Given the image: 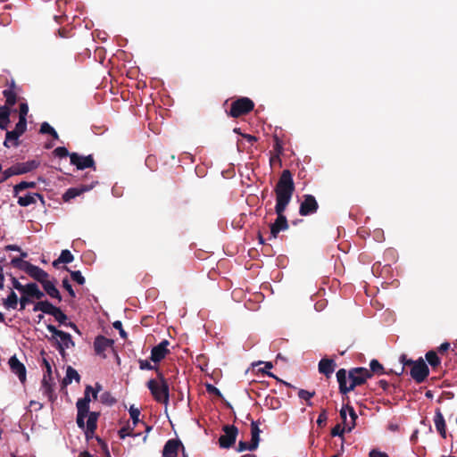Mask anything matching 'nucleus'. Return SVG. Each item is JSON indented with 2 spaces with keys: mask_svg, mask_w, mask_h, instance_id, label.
I'll list each match as a JSON object with an SVG mask.
<instances>
[{
  "mask_svg": "<svg viewBox=\"0 0 457 457\" xmlns=\"http://www.w3.org/2000/svg\"><path fill=\"white\" fill-rule=\"evenodd\" d=\"M27 129V120L19 119V121L16 123L14 131L20 135V137L26 131Z\"/></svg>",
  "mask_w": 457,
  "mask_h": 457,
  "instance_id": "43",
  "label": "nucleus"
},
{
  "mask_svg": "<svg viewBox=\"0 0 457 457\" xmlns=\"http://www.w3.org/2000/svg\"><path fill=\"white\" fill-rule=\"evenodd\" d=\"M29 112V106L27 103H21L19 106V119L27 120L26 117Z\"/></svg>",
  "mask_w": 457,
  "mask_h": 457,
  "instance_id": "48",
  "label": "nucleus"
},
{
  "mask_svg": "<svg viewBox=\"0 0 457 457\" xmlns=\"http://www.w3.org/2000/svg\"><path fill=\"white\" fill-rule=\"evenodd\" d=\"M70 161L72 165H75L78 170H85L87 168H93L96 170V164L93 156L79 155L77 153H71L70 154Z\"/></svg>",
  "mask_w": 457,
  "mask_h": 457,
  "instance_id": "12",
  "label": "nucleus"
},
{
  "mask_svg": "<svg viewBox=\"0 0 457 457\" xmlns=\"http://www.w3.org/2000/svg\"><path fill=\"white\" fill-rule=\"evenodd\" d=\"M57 307L53 305L49 301H38L34 304V312H42L43 313L52 315Z\"/></svg>",
  "mask_w": 457,
  "mask_h": 457,
  "instance_id": "23",
  "label": "nucleus"
},
{
  "mask_svg": "<svg viewBox=\"0 0 457 457\" xmlns=\"http://www.w3.org/2000/svg\"><path fill=\"white\" fill-rule=\"evenodd\" d=\"M35 187H36V182L21 181L13 187V195L18 196V194L21 191L25 190L27 188H35Z\"/></svg>",
  "mask_w": 457,
  "mask_h": 457,
  "instance_id": "33",
  "label": "nucleus"
},
{
  "mask_svg": "<svg viewBox=\"0 0 457 457\" xmlns=\"http://www.w3.org/2000/svg\"><path fill=\"white\" fill-rule=\"evenodd\" d=\"M434 423L437 432L443 438H446V425L445 418L440 411V409H436V414L434 417Z\"/></svg>",
  "mask_w": 457,
  "mask_h": 457,
  "instance_id": "21",
  "label": "nucleus"
},
{
  "mask_svg": "<svg viewBox=\"0 0 457 457\" xmlns=\"http://www.w3.org/2000/svg\"><path fill=\"white\" fill-rule=\"evenodd\" d=\"M337 363L333 359L323 358L319 362V372L323 374L326 378H330L334 373Z\"/></svg>",
  "mask_w": 457,
  "mask_h": 457,
  "instance_id": "19",
  "label": "nucleus"
},
{
  "mask_svg": "<svg viewBox=\"0 0 457 457\" xmlns=\"http://www.w3.org/2000/svg\"><path fill=\"white\" fill-rule=\"evenodd\" d=\"M129 415L132 420L133 427L135 428L139 422V416H140V411L137 408H135L134 406H131L129 408Z\"/></svg>",
  "mask_w": 457,
  "mask_h": 457,
  "instance_id": "40",
  "label": "nucleus"
},
{
  "mask_svg": "<svg viewBox=\"0 0 457 457\" xmlns=\"http://www.w3.org/2000/svg\"><path fill=\"white\" fill-rule=\"evenodd\" d=\"M346 409L350 416V421L349 426L347 428V431L350 432L352 429H353L356 426V420L358 418L353 407L350 404H346Z\"/></svg>",
  "mask_w": 457,
  "mask_h": 457,
  "instance_id": "34",
  "label": "nucleus"
},
{
  "mask_svg": "<svg viewBox=\"0 0 457 457\" xmlns=\"http://www.w3.org/2000/svg\"><path fill=\"white\" fill-rule=\"evenodd\" d=\"M425 357L433 370L436 369L441 364V360L435 351H428Z\"/></svg>",
  "mask_w": 457,
  "mask_h": 457,
  "instance_id": "31",
  "label": "nucleus"
},
{
  "mask_svg": "<svg viewBox=\"0 0 457 457\" xmlns=\"http://www.w3.org/2000/svg\"><path fill=\"white\" fill-rule=\"evenodd\" d=\"M315 395V391L310 392L304 389H299L298 396L300 399L305 400L308 406H312V403L310 401Z\"/></svg>",
  "mask_w": 457,
  "mask_h": 457,
  "instance_id": "36",
  "label": "nucleus"
},
{
  "mask_svg": "<svg viewBox=\"0 0 457 457\" xmlns=\"http://www.w3.org/2000/svg\"><path fill=\"white\" fill-rule=\"evenodd\" d=\"M319 208L318 202L312 195H304L303 200L300 204L299 213L302 216H308L317 212Z\"/></svg>",
  "mask_w": 457,
  "mask_h": 457,
  "instance_id": "13",
  "label": "nucleus"
},
{
  "mask_svg": "<svg viewBox=\"0 0 457 457\" xmlns=\"http://www.w3.org/2000/svg\"><path fill=\"white\" fill-rule=\"evenodd\" d=\"M37 199L44 203V197L41 194L29 193L25 196H18V204L26 207L36 204Z\"/></svg>",
  "mask_w": 457,
  "mask_h": 457,
  "instance_id": "20",
  "label": "nucleus"
},
{
  "mask_svg": "<svg viewBox=\"0 0 457 457\" xmlns=\"http://www.w3.org/2000/svg\"><path fill=\"white\" fill-rule=\"evenodd\" d=\"M378 385L383 389V391H386L389 387V383L385 379L379 380Z\"/></svg>",
  "mask_w": 457,
  "mask_h": 457,
  "instance_id": "64",
  "label": "nucleus"
},
{
  "mask_svg": "<svg viewBox=\"0 0 457 457\" xmlns=\"http://www.w3.org/2000/svg\"><path fill=\"white\" fill-rule=\"evenodd\" d=\"M93 387L87 386L84 392V397L77 401V419L76 422L79 428L85 432V437L88 441L94 437L97 428V420L100 413L97 411H89L90 394Z\"/></svg>",
  "mask_w": 457,
  "mask_h": 457,
  "instance_id": "1",
  "label": "nucleus"
},
{
  "mask_svg": "<svg viewBox=\"0 0 457 457\" xmlns=\"http://www.w3.org/2000/svg\"><path fill=\"white\" fill-rule=\"evenodd\" d=\"M54 386L55 383L52 376V368L48 367V369L46 370L41 381V390L43 395H46L52 403L54 402L57 397L54 394Z\"/></svg>",
  "mask_w": 457,
  "mask_h": 457,
  "instance_id": "9",
  "label": "nucleus"
},
{
  "mask_svg": "<svg viewBox=\"0 0 457 457\" xmlns=\"http://www.w3.org/2000/svg\"><path fill=\"white\" fill-rule=\"evenodd\" d=\"M20 135L14 130L7 131L5 134V140L4 142V145L5 147H10L9 142H12L13 146H18Z\"/></svg>",
  "mask_w": 457,
  "mask_h": 457,
  "instance_id": "30",
  "label": "nucleus"
},
{
  "mask_svg": "<svg viewBox=\"0 0 457 457\" xmlns=\"http://www.w3.org/2000/svg\"><path fill=\"white\" fill-rule=\"evenodd\" d=\"M114 344L112 339H109L104 336H97L94 341V349L97 355L106 358L105 351L112 348Z\"/></svg>",
  "mask_w": 457,
  "mask_h": 457,
  "instance_id": "15",
  "label": "nucleus"
},
{
  "mask_svg": "<svg viewBox=\"0 0 457 457\" xmlns=\"http://www.w3.org/2000/svg\"><path fill=\"white\" fill-rule=\"evenodd\" d=\"M179 451L182 452V457H187L185 453V446L179 439H170L164 445L162 450L163 457H177Z\"/></svg>",
  "mask_w": 457,
  "mask_h": 457,
  "instance_id": "11",
  "label": "nucleus"
},
{
  "mask_svg": "<svg viewBox=\"0 0 457 457\" xmlns=\"http://www.w3.org/2000/svg\"><path fill=\"white\" fill-rule=\"evenodd\" d=\"M8 364L11 371L18 376L21 383H24L26 381V368L24 364L19 361L16 355L9 359Z\"/></svg>",
  "mask_w": 457,
  "mask_h": 457,
  "instance_id": "16",
  "label": "nucleus"
},
{
  "mask_svg": "<svg viewBox=\"0 0 457 457\" xmlns=\"http://www.w3.org/2000/svg\"><path fill=\"white\" fill-rule=\"evenodd\" d=\"M11 264L13 267L18 268L20 270H24L26 272L27 271V265L30 264V263L26 262V261H23L21 258L14 257V258L12 259Z\"/></svg>",
  "mask_w": 457,
  "mask_h": 457,
  "instance_id": "39",
  "label": "nucleus"
},
{
  "mask_svg": "<svg viewBox=\"0 0 457 457\" xmlns=\"http://www.w3.org/2000/svg\"><path fill=\"white\" fill-rule=\"evenodd\" d=\"M449 348H450V344L448 342H445V343L441 344L440 346L438 347V353H444L446 351H448Z\"/></svg>",
  "mask_w": 457,
  "mask_h": 457,
  "instance_id": "63",
  "label": "nucleus"
},
{
  "mask_svg": "<svg viewBox=\"0 0 457 457\" xmlns=\"http://www.w3.org/2000/svg\"><path fill=\"white\" fill-rule=\"evenodd\" d=\"M112 326H113L114 328L119 330L120 337H122L123 339H127L128 334L123 329L121 321L116 320V321L113 322Z\"/></svg>",
  "mask_w": 457,
  "mask_h": 457,
  "instance_id": "52",
  "label": "nucleus"
},
{
  "mask_svg": "<svg viewBox=\"0 0 457 457\" xmlns=\"http://www.w3.org/2000/svg\"><path fill=\"white\" fill-rule=\"evenodd\" d=\"M370 378V371L363 367L352 368L348 372L345 369H340L337 372L339 392L342 395H346L354 390L356 386L365 384Z\"/></svg>",
  "mask_w": 457,
  "mask_h": 457,
  "instance_id": "2",
  "label": "nucleus"
},
{
  "mask_svg": "<svg viewBox=\"0 0 457 457\" xmlns=\"http://www.w3.org/2000/svg\"><path fill=\"white\" fill-rule=\"evenodd\" d=\"M47 330L52 333V337L56 340V348L59 351L62 357H65V349L74 346V342L71 336L62 330L57 329L54 325L48 324L46 326Z\"/></svg>",
  "mask_w": 457,
  "mask_h": 457,
  "instance_id": "6",
  "label": "nucleus"
},
{
  "mask_svg": "<svg viewBox=\"0 0 457 457\" xmlns=\"http://www.w3.org/2000/svg\"><path fill=\"white\" fill-rule=\"evenodd\" d=\"M92 188L91 187L81 186L80 187H71L69 188L62 195V199L64 202H69L70 200L75 198L76 196L81 195L82 193L88 191Z\"/></svg>",
  "mask_w": 457,
  "mask_h": 457,
  "instance_id": "22",
  "label": "nucleus"
},
{
  "mask_svg": "<svg viewBox=\"0 0 457 457\" xmlns=\"http://www.w3.org/2000/svg\"><path fill=\"white\" fill-rule=\"evenodd\" d=\"M24 293L37 300H40L45 296V294L39 289L36 283L27 284Z\"/></svg>",
  "mask_w": 457,
  "mask_h": 457,
  "instance_id": "25",
  "label": "nucleus"
},
{
  "mask_svg": "<svg viewBox=\"0 0 457 457\" xmlns=\"http://www.w3.org/2000/svg\"><path fill=\"white\" fill-rule=\"evenodd\" d=\"M224 435L219 438V445L220 448L228 449L232 447L237 440L238 435V428L234 425H225L222 428Z\"/></svg>",
  "mask_w": 457,
  "mask_h": 457,
  "instance_id": "8",
  "label": "nucleus"
},
{
  "mask_svg": "<svg viewBox=\"0 0 457 457\" xmlns=\"http://www.w3.org/2000/svg\"><path fill=\"white\" fill-rule=\"evenodd\" d=\"M400 362L403 364V366H412L415 362V361L407 359L405 354H402L400 356Z\"/></svg>",
  "mask_w": 457,
  "mask_h": 457,
  "instance_id": "60",
  "label": "nucleus"
},
{
  "mask_svg": "<svg viewBox=\"0 0 457 457\" xmlns=\"http://www.w3.org/2000/svg\"><path fill=\"white\" fill-rule=\"evenodd\" d=\"M286 207L275 206V212L278 215L275 221L270 225V238H277L280 231L287 230L288 228V222L287 217L284 215Z\"/></svg>",
  "mask_w": 457,
  "mask_h": 457,
  "instance_id": "7",
  "label": "nucleus"
},
{
  "mask_svg": "<svg viewBox=\"0 0 457 457\" xmlns=\"http://www.w3.org/2000/svg\"><path fill=\"white\" fill-rule=\"evenodd\" d=\"M327 420H328V412H327V410L326 409H322L318 419H317V425L320 427V428H322L326 425L327 423Z\"/></svg>",
  "mask_w": 457,
  "mask_h": 457,
  "instance_id": "45",
  "label": "nucleus"
},
{
  "mask_svg": "<svg viewBox=\"0 0 457 457\" xmlns=\"http://www.w3.org/2000/svg\"><path fill=\"white\" fill-rule=\"evenodd\" d=\"M346 430V427H341L340 424H337L332 429H331V435L333 436H343L345 431Z\"/></svg>",
  "mask_w": 457,
  "mask_h": 457,
  "instance_id": "50",
  "label": "nucleus"
},
{
  "mask_svg": "<svg viewBox=\"0 0 457 457\" xmlns=\"http://www.w3.org/2000/svg\"><path fill=\"white\" fill-rule=\"evenodd\" d=\"M52 132H54V129L48 122L45 121L41 124L40 133L51 134Z\"/></svg>",
  "mask_w": 457,
  "mask_h": 457,
  "instance_id": "54",
  "label": "nucleus"
},
{
  "mask_svg": "<svg viewBox=\"0 0 457 457\" xmlns=\"http://www.w3.org/2000/svg\"><path fill=\"white\" fill-rule=\"evenodd\" d=\"M72 379H75L76 381L79 382L80 379V376L75 369H73L71 366H68L66 370V376L62 379V385L67 386L71 384Z\"/></svg>",
  "mask_w": 457,
  "mask_h": 457,
  "instance_id": "29",
  "label": "nucleus"
},
{
  "mask_svg": "<svg viewBox=\"0 0 457 457\" xmlns=\"http://www.w3.org/2000/svg\"><path fill=\"white\" fill-rule=\"evenodd\" d=\"M205 387H206V391L210 395H216L217 397H222L221 392L215 386H213L212 384H206Z\"/></svg>",
  "mask_w": 457,
  "mask_h": 457,
  "instance_id": "51",
  "label": "nucleus"
},
{
  "mask_svg": "<svg viewBox=\"0 0 457 457\" xmlns=\"http://www.w3.org/2000/svg\"><path fill=\"white\" fill-rule=\"evenodd\" d=\"M346 411H347V409H346V405H345V406L342 407V409L339 411V414H340V418L344 423V426L346 427V428H347L349 426V421L347 420Z\"/></svg>",
  "mask_w": 457,
  "mask_h": 457,
  "instance_id": "57",
  "label": "nucleus"
},
{
  "mask_svg": "<svg viewBox=\"0 0 457 457\" xmlns=\"http://www.w3.org/2000/svg\"><path fill=\"white\" fill-rule=\"evenodd\" d=\"M370 369L369 370L371 373V377L373 376L374 373L378 375L389 374V372L385 371L383 365L376 359L371 360L370 363Z\"/></svg>",
  "mask_w": 457,
  "mask_h": 457,
  "instance_id": "32",
  "label": "nucleus"
},
{
  "mask_svg": "<svg viewBox=\"0 0 457 457\" xmlns=\"http://www.w3.org/2000/svg\"><path fill=\"white\" fill-rule=\"evenodd\" d=\"M369 457H389L387 453L381 452L378 449H372L370 453Z\"/></svg>",
  "mask_w": 457,
  "mask_h": 457,
  "instance_id": "59",
  "label": "nucleus"
},
{
  "mask_svg": "<svg viewBox=\"0 0 457 457\" xmlns=\"http://www.w3.org/2000/svg\"><path fill=\"white\" fill-rule=\"evenodd\" d=\"M3 96L5 97V104L8 107L13 106L18 99L17 92L12 88H7L3 91Z\"/></svg>",
  "mask_w": 457,
  "mask_h": 457,
  "instance_id": "28",
  "label": "nucleus"
},
{
  "mask_svg": "<svg viewBox=\"0 0 457 457\" xmlns=\"http://www.w3.org/2000/svg\"><path fill=\"white\" fill-rule=\"evenodd\" d=\"M254 108V103L249 97L242 96L230 104L229 111H227V115L232 118H239L250 113Z\"/></svg>",
  "mask_w": 457,
  "mask_h": 457,
  "instance_id": "5",
  "label": "nucleus"
},
{
  "mask_svg": "<svg viewBox=\"0 0 457 457\" xmlns=\"http://www.w3.org/2000/svg\"><path fill=\"white\" fill-rule=\"evenodd\" d=\"M52 316L61 324H65L68 320L67 315L59 307L55 309Z\"/></svg>",
  "mask_w": 457,
  "mask_h": 457,
  "instance_id": "41",
  "label": "nucleus"
},
{
  "mask_svg": "<svg viewBox=\"0 0 457 457\" xmlns=\"http://www.w3.org/2000/svg\"><path fill=\"white\" fill-rule=\"evenodd\" d=\"M54 154L55 156L60 157V158L67 157V156H70V154H71L69 153V151L67 150V148L64 146L56 147L54 150Z\"/></svg>",
  "mask_w": 457,
  "mask_h": 457,
  "instance_id": "47",
  "label": "nucleus"
},
{
  "mask_svg": "<svg viewBox=\"0 0 457 457\" xmlns=\"http://www.w3.org/2000/svg\"><path fill=\"white\" fill-rule=\"evenodd\" d=\"M62 287L68 291L69 295L74 298L76 296L75 295V292L71 287V285L70 284L68 278H64L62 280Z\"/></svg>",
  "mask_w": 457,
  "mask_h": 457,
  "instance_id": "56",
  "label": "nucleus"
},
{
  "mask_svg": "<svg viewBox=\"0 0 457 457\" xmlns=\"http://www.w3.org/2000/svg\"><path fill=\"white\" fill-rule=\"evenodd\" d=\"M256 448L252 446L251 443H247L245 441H239L237 445V452H245V451H255Z\"/></svg>",
  "mask_w": 457,
  "mask_h": 457,
  "instance_id": "46",
  "label": "nucleus"
},
{
  "mask_svg": "<svg viewBox=\"0 0 457 457\" xmlns=\"http://www.w3.org/2000/svg\"><path fill=\"white\" fill-rule=\"evenodd\" d=\"M293 175L289 170H284L275 187L276 205L278 207H287L295 192Z\"/></svg>",
  "mask_w": 457,
  "mask_h": 457,
  "instance_id": "3",
  "label": "nucleus"
},
{
  "mask_svg": "<svg viewBox=\"0 0 457 457\" xmlns=\"http://www.w3.org/2000/svg\"><path fill=\"white\" fill-rule=\"evenodd\" d=\"M10 107L6 105L0 106V120H7L10 117Z\"/></svg>",
  "mask_w": 457,
  "mask_h": 457,
  "instance_id": "55",
  "label": "nucleus"
},
{
  "mask_svg": "<svg viewBox=\"0 0 457 457\" xmlns=\"http://www.w3.org/2000/svg\"><path fill=\"white\" fill-rule=\"evenodd\" d=\"M134 430V427L133 428H130L129 426L128 427H122L119 431H118V435H119V437L120 439H124L126 436H140V433H134L133 432Z\"/></svg>",
  "mask_w": 457,
  "mask_h": 457,
  "instance_id": "35",
  "label": "nucleus"
},
{
  "mask_svg": "<svg viewBox=\"0 0 457 457\" xmlns=\"http://www.w3.org/2000/svg\"><path fill=\"white\" fill-rule=\"evenodd\" d=\"M18 301L19 299L16 293L12 289H11V292L8 295V296L3 299V305L7 310H14L17 308Z\"/></svg>",
  "mask_w": 457,
  "mask_h": 457,
  "instance_id": "27",
  "label": "nucleus"
},
{
  "mask_svg": "<svg viewBox=\"0 0 457 457\" xmlns=\"http://www.w3.org/2000/svg\"><path fill=\"white\" fill-rule=\"evenodd\" d=\"M139 369L142 370H155L158 374V371H160L159 368L156 365H153L148 361L147 360H138Z\"/></svg>",
  "mask_w": 457,
  "mask_h": 457,
  "instance_id": "38",
  "label": "nucleus"
},
{
  "mask_svg": "<svg viewBox=\"0 0 457 457\" xmlns=\"http://www.w3.org/2000/svg\"><path fill=\"white\" fill-rule=\"evenodd\" d=\"M273 148H274V151L276 152L277 155H276V158H278V156L282 154L283 152V147H282V145H281V142L279 140V138L278 137H274V145H273Z\"/></svg>",
  "mask_w": 457,
  "mask_h": 457,
  "instance_id": "53",
  "label": "nucleus"
},
{
  "mask_svg": "<svg viewBox=\"0 0 457 457\" xmlns=\"http://www.w3.org/2000/svg\"><path fill=\"white\" fill-rule=\"evenodd\" d=\"M74 260L73 254L69 250H62L59 256V262L70 263Z\"/></svg>",
  "mask_w": 457,
  "mask_h": 457,
  "instance_id": "42",
  "label": "nucleus"
},
{
  "mask_svg": "<svg viewBox=\"0 0 457 457\" xmlns=\"http://www.w3.org/2000/svg\"><path fill=\"white\" fill-rule=\"evenodd\" d=\"M96 440H97L98 444L100 445L101 448L103 449V451L104 452L105 457H112L106 443L102 438H100L98 436H96Z\"/></svg>",
  "mask_w": 457,
  "mask_h": 457,
  "instance_id": "58",
  "label": "nucleus"
},
{
  "mask_svg": "<svg viewBox=\"0 0 457 457\" xmlns=\"http://www.w3.org/2000/svg\"><path fill=\"white\" fill-rule=\"evenodd\" d=\"M411 377L417 382L422 383L429 374V369L422 358L415 361L411 369Z\"/></svg>",
  "mask_w": 457,
  "mask_h": 457,
  "instance_id": "10",
  "label": "nucleus"
},
{
  "mask_svg": "<svg viewBox=\"0 0 457 457\" xmlns=\"http://www.w3.org/2000/svg\"><path fill=\"white\" fill-rule=\"evenodd\" d=\"M261 429L259 428V421L252 420L251 422V444L253 447H255L256 449L259 446V443L261 441L260 434Z\"/></svg>",
  "mask_w": 457,
  "mask_h": 457,
  "instance_id": "24",
  "label": "nucleus"
},
{
  "mask_svg": "<svg viewBox=\"0 0 457 457\" xmlns=\"http://www.w3.org/2000/svg\"><path fill=\"white\" fill-rule=\"evenodd\" d=\"M64 270H66L67 271H69L71 273V278L77 282L79 285H83L85 284V278L82 276L81 272L79 270H70L68 267L64 266L63 267Z\"/></svg>",
  "mask_w": 457,
  "mask_h": 457,
  "instance_id": "37",
  "label": "nucleus"
},
{
  "mask_svg": "<svg viewBox=\"0 0 457 457\" xmlns=\"http://www.w3.org/2000/svg\"><path fill=\"white\" fill-rule=\"evenodd\" d=\"M100 401L103 403L112 405L113 404L116 400L112 396V395L109 392H104L100 396Z\"/></svg>",
  "mask_w": 457,
  "mask_h": 457,
  "instance_id": "44",
  "label": "nucleus"
},
{
  "mask_svg": "<svg viewBox=\"0 0 457 457\" xmlns=\"http://www.w3.org/2000/svg\"><path fill=\"white\" fill-rule=\"evenodd\" d=\"M169 345L170 342L164 339L160 344L154 346L151 350L150 360L154 363L162 361L170 353V350L168 349Z\"/></svg>",
  "mask_w": 457,
  "mask_h": 457,
  "instance_id": "14",
  "label": "nucleus"
},
{
  "mask_svg": "<svg viewBox=\"0 0 457 457\" xmlns=\"http://www.w3.org/2000/svg\"><path fill=\"white\" fill-rule=\"evenodd\" d=\"M241 136L251 145H253V143L257 141L256 137L252 136L250 134H241Z\"/></svg>",
  "mask_w": 457,
  "mask_h": 457,
  "instance_id": "62",
  "label": "nucleus"
},
{
  "mask_svg": "<svg viewBox=\"0 0 457 457\" xmlns=\"http://www.w3.org/2000/svg\"><path fill=\"white\" fill-rule=\"evenodd\" d=\"M21 296L20 300L22 302V303L28 305L33 302L32 301L33 298L30 295H28L25 293H21Z\"/></svg>",
  "mask_w": 457,
  "mask_h": 457,
  "instance_id": "61",
  "label": "nucleus"
},
{
  "mask_svg": "<svg viewBox=\"0 0 457 457\" xmlns=\"http://www.w3.org/2000/svg\"><path fill=\"white\" fill-rule=\"evenodd\" d=\"M146 386L156 402L164 404L169 403V385L162 371H158V377L156 379L153 378L148 380Z\"/></svg>",
  "mask_w": 457,
  "mask_h": 457,
  "instance_id": "4",
  "label": "nucleus"
},
{
  "mask_svg": "<svg viewBox=\"0 0 457 457\" xmlns=\"http://www.w3.org/2000/svg\"><path fill=\"white\" fill-rule=\"evenodd\" d=\"M46 293L51 297L57 299L59 302L62 301V295L59 292V290L56 288L54 284L48 280L47 282L44 283L42 286Z\"/></svg>",
  "mask_w": 457,
  "mask_h": 457,
  "instance_id": "26",
  "label": "nucleus"
},
{
  "mask_svg": "<svg viewBox=\"0 0 457 457\" xmlns=\"http://www.w3.org/2000/svg\"><path fill=\"white\" fill-rule=\"evenodd\" d=\"M12 166L15 175H21L36 170L39 166V162L31 160L25 162H17Z\"/></svg>",
  "mask_w": 457,
  "mask_h": 457,
  "instance_id": "18",
  "label": "nucleus"
},
{
  "mask_svg": "<svg viewBox=\"0 0 457 457\" xmlns=\"http://www.w3.org/2000/svg\"><path fill=\"white\" fill-rule=\"evenodd\" d=\"M26 273L29 277L39 282L42 286L44 285V283L48 281V273L36 265L28 264Z\"/></svg>",
  "mask_w": 457,
  "mask_h": 457,
  "instance_id": "17",
  "label": "nucleus"
},
{
  "mask_svg": "<svg viewBox=\"0 0 457 457\" xmlns=\"http://www.w3.org/2000/svg\"><path fill=\"white\" fill-rule=\"evenodd\" d=\"M12 287L18 290L20 293H24L26 290V285H22L16 278H11Z\"/></svg>",
  "mask_w": 457,
  "mask_h": 457,
  "instance_id": "49",
  "label": "nucleus"
}]
</instances>
